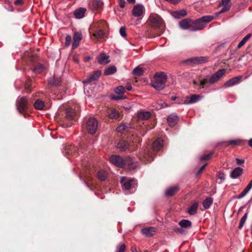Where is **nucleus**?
Segmentation results:
<instances>
[{"mask_svg":"<svg viewBox=\"0 0 252 252\" xmlns=\"http://www.w3.org/2000/svg\"><path fill=\"white\" fill-rule=\"evenodd\" d=\"M107 172L103 170L99 171L97 173V177L100 181H104L107 178Z\"/></svg>","mask_w":252,"mask_h":252,"instance_id":"2f4dec72","label":"nucleus"},{"mask_svg":"<svg viewBox=\"0 0 252 252\" xmlns=\"http://www.w3.org/2000/svg\"><path fill=\"white\" fill-rule=\"evenodd\" d=\"M224 175L223 173H220L219 175V178L220 179L223 180L224 179Z\"/></svg>","mask_w":252,"mask_h":252,"instance_id":"e2e57ef3","label":"nucleus"},{"mask_svg":"<svg viewBox=\"0 0 252 252\" xmlns=\"http://www.w3.org/2000/svg\"><path fill=\"white\" fill-rule=\"evenodd\" d=\"M252 188V180L250 182L249 184L247 186V187L245 188V190H246L248 192L251 190Z\"/></svg>","mask_w":252,"mask_h":252,"instance_id":"864d4df0","label":"nucleus"},{"mask_svg":"<svg viewBox=\"0 0 252 252\" xmlns=\"http://www.w3.org/2000/svg\"><path fill=\"white\" fill-rule=\"evenodd\" d=\"M145 8L142 4H137L135 5L132 10V15L135 17H140L144 13Z\"/></svg>","mask_w":252,"mask_h":252,"instance_id":"ddd939ff","label":"nucleus"},{"mask_svg":"<svg viewBox=\"0 0 252 252\" xmlns=\"http://www.w3.org/2000/svg\"><path fill=\"white\" fill-rule=\"evenodd\" d=\"M248 192L245 190V189H244L243 190V191L242 192V193L243 194V195L244 196V197L248 193Z\"/></svg>","mask_w":252,"mask_h":252,"instance_id":"0e129e2a","label":"nucleus"},{"mask_svg":"<svg viewBox=\"0 0 252 252\" xmlns=\"http://www.w3.org/2000/svg\"><path fill=\"white\" fill-rule=\"evenodd\" d=\"M236 162H237V164H242L244 162V160L243 159H239V158H236Z\"/></svg>","mask_w":252,"mask_h":252,"instance_id":"680f3d73","label":"nucleus"},{"mask_svg":"<svg viewBox=\"0 0 252 252\" xmlns=\"http://www.w3.org/2000/svg\"><path fill=\"white\" fill-rule=\"evenodd\" d=\"M82 39V34L80 32H75L73 36V42L72 43V47L77 48Z\"/></svg>","mask_w":252,"mask_h":252,"instance_id":"412c9836","label":"nucleus"},{"mask_svg":"<svg viewBox=\"0 0 252 252\" xmlns=\"http://www.w3.org/2000/svg\"><path fill=\"white\" fill-rule=\"evenodd\" d=\"M213 198L211 197L206 198L203 202L202 205L205 209H209L213 203Z\"/></svg>","mask_w":252,"mask_h":252,"instance_id":"7c9ffc66","label":"nucleus"},{"mask_svg":"<svg viewBox=\"0 0 252 252\" xmlns=\"http://www.w3.org/2000/svg\"><path fill=\"white\" fill-rule=\"evenodd\" d=\"M91 57H87L86 58H85V61H89L91 60Z\"/></svg>","mask_w":252,"mask_h":252,"instance_id":"774afa93","label":"nucleus"},{"mask_svg":"<svg viewBox=\"0 0 252 252\" xmlns=\"http://www.w3.org/2000/svg\"><path fill=\"white\" fill-rule=\"evenodd\" d=\"M98 127L97 121L94 117L90 118L87 122L86 129L92 134L95 133Z\"/></svg>","mask_w":252,"mask_h":252,"instance_id":"39448f33","label":"nucleus"},{"mask_svg":"<svg viewBox=\"0 0 252 252\" xmlns=\"http://www.w3.org/2000/svg\"><path fill=\"white\" fill-rule=\"evenodd\" d=\"M249 145L252 148V139H250L249 141Z\"/></svg>","mask_w":252,"mask_h":252,"instance_id":"69168bd1","label":"nucleus"},{"mask_svg":"<svg viewBox=\"0 0 252 252\" xmlns=\"http://www.w3.org/2000/svg\"><path fill=\"white\" fill-rule=\"evenodd\" d=\"M242 173L243 169L241 167H237L232 170L230 174V177L233 179H236L241 176Z\"/></svg>","mask_w":252,"mask_h":252,"instance_id":"b1692460","label":"nucleus"},{"mask_svg":"<svg viewBox=\"0 0 252 252\" xmlns=\"http://www.w3.org/2000/svg\"><path fill=\"white\" fill-rule=\"evenodd\" d=\"M209 83V80L207 78H203L200 80V86L199 89H204L206 87V84Z\"/></svg>","mask_w":252,"mask_h":252,"instance_id":"a18cd8bd","label":"nucleus"},{"mask_svg":"<svg viewBox=\"0 0 252 252\" xmlns=\"http://www.w3.org/2000/svg\"><path fill=\"white\" fill-rule=\"evenodd\" d=\"M151 113L148 111H142L138 113L137 117L138 119L141 120H146L150 118Z\"/></svg>","mask_w":252,"mask_h":252,"instance_id":"bb28decb","label":"nucleus"},{"mask_svg":"<svg viewBox=\"0 0 252 252\" xmlns=\"http://www.w3.org/2000/svg\"><path fill=\"white\" fill-rule=\"evenodd\" d=\"M229 145H236L240 143V141L238 140H232L228 142Z\"/></svg>","mask_w":252,"mask_h":252,"instance_id":"603ef678","label":"nucleus"},{"mask_svg":"<svg viewBox=\"0 0 252 252\" xmlns=\"http://www.w3.org/2000/svg\"><path fill=\"white\" fill-rule=\"evenodd\" d=\"M214 19L213 16L207 15L191 21V31L194 32L203 29L206 27V23L211 21Z\"/></svg>","mask_w":252,"mask_h":252,"instance_id":"7ed1b4c3","label":"nucleus"},{"mask_svg":"<svg viewBox=\"0 0 252 252\" xmlns=\"http://www.w3.org/2000/svg\"><path fill=\"white\" fill-rule=\"evenodd\" d=\"M156 228L155 227H147L142 229V232L146 236L150 237L154 235L156 233Z\"/></svg>","mask_w":252,"mask_h":252,"instance_id":"6ab92c4d","label":"nucleus"},{"mask_svg":"<svg viewBox=\"0 0 252 252\" xmlns=\"http://www.w3.org/2000/svg\"><path fill=\"white\" fill-rule=\"evenodd\" d=\"M61 82V78L56 77L55 76H54L49 80V84L51 86H58L60 84Z\"/></svg>","mask_w":252,"mask_h":252,"instance_id":"c85d7f7f","label":"nucleus"},{"mask_svg":"<svg viewBox=\"0 0 252 252\" xmlns=\"http://www.w3.org/2000/svg\"><path fill=\"white\" fill-rule=\"evenodd\" d=\"M120 33L123 37H125L126 35V28L122 27L120 29Z\"/></svg>","mask_w":252,"mask_h":252,"instance_id":"3c124183","label":"nucleus"},{"mask_svg":"<svg viewBox=\"0 0 252 252\" xmlns=\"http://www.w3.org/2000/svg\"><path fill=\"white\" fill-rule=\"evenodd\" d=\"M44 106V102L39 99L37 100L34 103V106L36 109L41 110L43 108Z\"/></svg>","mask_w":252,"mask_h":252,"instance_id":"f704fd0d","label":"nucleus"},{"mask_svg":"<svg viewBox=\"0 0 252 252\" xmlns=\"http://www.w3.org/2000/svg\"><path fill=\"white\" fill-rule=\"evenodd\" d=\"M127 127L126 126V124H123L122 125H121L117 127V131L119 132H122L123 131H124Z\"/></svg>","mask_w":252,"mask_h":252,"instance_id":"de8ad7c7","label":"nucleus"},{"mask_svg":"<svg viewBox=\"0 0 252 252\" xmlns=\"http://www.w3.org/2000/svg\"><path fill=\"white\" fill-rule=\"evenodd\" d=\"M202 98V96L198 94H193L190 96H187L185 97L183 104H190L196 103Z\"/></svg>","mask_w":252,"mask_h":252,"instance_id":"9b49d317","label":"nucleus"},{"mask_svg":"<svg viewBox=\"0 0 252 252\" xmlns=\"http://www.w3.org/2000/svg\"><path fill=\"white\" fill-rule=\"evenodd\" d=\"M86 11L85 8L80 7L74 11V15L77 19H81L84 17Z\"/></svg>","mask_w":252,"mask_h":252,"instance_id":"4be33fe9","label":"nucleus"},{"mask_svg":"<svg viewBox=\"0 0 252 252\" xmlns=\"http://www.w3.org/2000/svg\"><path fill=\"white\" fill-rule=\"evenodd\" d=\"M115 92L117 94H123L125 92V88L123 86H119L116 88Z\"/></svg>","mask_w":252,"mask_h":252,"instance_id":"c03bdc74","label":"nucleus"},{"mask_svg":"<svg viewBox=\"0 0 252 252\" xmlns=\"http://www.w3.org/2000/svg\"><path fill=\"white\" fill-rule=\"evenodd\" d=\"M110 161L117 167L122 168L125 166V159L120 156L113 155L111 156Z\"/></svg>","mask_w":252,"mask_h":252,"instance_id":"1a4fd4ad","label":"nucleus"},{"mask_svg":"<svg viewBox=\"0 0 252 252\" xmlns=\"http://www.w3.org/2000/svg\"><path fill=\"white\" fill-rule=\"evenodd\" d=\"M242 78V76H238L235 77H233L226 81L224 83V86L226 87H230L238 84L241 82V79Z\"/></svg>","mask_w":252,"mask_h":252,"instance_id":"4468645a","label":"nucleus"},{"mask_svg":"<svg viewBox=\"0 0 252 252\" xmlns=\"http://www.w3.org/2000/svg\"><path fill=\"white\" fill-rule=\"evenodd\" d=\"M119 5L121 7H124L126 5V2L124 0H119Z\"/></svg>","mask_w":252,"mask_h":252,"instance_id":"4d7b16f0","label":"nucleus"},{"mask_svg":"<svg viewBox=\"0 0 252 252\" xmlns=\"http://www.w3.org/2000/svg\"><path fill=\"white\" fill-rule=\"evenodd\" d=\"M178 121V117L176 115L171 114L169 115L167 118V122L169 126L173 127L177 123Z\"/></svg>","mask_w":252,"mask_h":252,"instance_id":"393cba45","label":"nucleus"},{"mask_svg":"<svg viewBox=\"0 0 252 252\" xmlns=\"http://www.w3.org/2000/svg\"><path fill=\"white\" fill-rule=\"evenodd\" d=\"M163 140L161 138H158L153 143V149L155 151H159L162 148Z\"/></svg>","mask_w":252,"mask_h":252,"instance_id":"5701e85b","label":"nucleus"},{"mask_svg":"<svg viewBox=\"0 0 252 252\" xmlns=\"http://www.w3.org/2000/svg\"><path fill=\"white\" fill-rule=\"evenodd\" d=\"M65 112L66 117L68 120H74L76 118V117L77 115L76 111L72 108H66Z\"/></svg>","mask_w":252,"mask_h":252,"instance_id":"f3484780","label":"nucleus"},{"mask_svg":"<svg viewBox=\"0 0 252 252\" xmlns=\"http://www.w3.org/2000/svg\"><path fill=\"white\" fill-rule=\"evenodd\" d=\"M126 88L128 91H131L132 88L131 84L129 83H127L126 84Z\"/></svg>","mask_w":252,"mask_h":252,"instance_id":"13d9d810","label":"nucleus"},{"mask_svg":"<svg viewBox=\"0 0 252 252\" xmlns=\"http://www.w3.org/2000/svg\"><path fill=\"white\" fill-rule=\"evenodd\" d=\"M149 21L152 26L156 29V35H160L163 32L165 25L162 18L157 14L150 15Z\"/></svg>","mask_w":252,"mask_h":252,"instance_id":"f257e3e1","label":"nucleus"},{"mask_svg":"<svg viewBox=\"0 0 252 252\" xmlns=\"http://www.w3.org/2000/svg\"><path fill=\"white\" fill-rule=\"evenodd\" d=\"M244 197V196L243 195V194H242V192H241V193H240V194L238 195V196L237 198H239V199H240V198H242V197Z\"/></svg>","mask_w":252,"mask_h":252,"instance_id":"338daca9","label":"nucleus"},{"mask_svg":"<svg viewBox=\"0 0 252 252\" xmlns=\"http://www.w3.org/2000/svg\"><path fill=\"white\" fill-rule=\"evenodd\" d=\"M184 228H182V227H181L180 226V227H179V228H177L176 229V230H177L178 232H179L180 233L183 234V233H184V232H185V231H184Z\"/></svg>","mask_w":252,"mask_h":252,"instance_id":"bf43d9fd","label":"nucleus"},{"mask_svg":"<svg viewBox=\"0 0 252 252\" xmlns=\"http://www.w3.org/2000/svg\"><path fill=\"white\" fill-rule=\"evenodd\" d=\"M251 36L252 34L251 33L247 34L239 43L237 46L238 48H240L241 47H242L246 43V42L251 38Z\"/></svg>","mask_w":252,"mask_h":252,"instance_id":"72a5a7b5","label":"nucleus"},{"mask_svg":"<svg viewBox=\"0 0 252 252\" xmlns=\"http://www.w3.org/2000/svg\"><path fill=\"white\" fill-rule=\"evenodd\" d=\"M109 117L111 119H117L119 117V114L116 109H112Z\"/></svg>","mask_w":252,"mask_h":252,"instance_id":"79ce46f5","label":"nucleus"},{"mask_svg":"<svg viewBox=\"0 0 252 252\" xmlns=\"http://www.w3.org/2000/svg\"><path fill=\"white\" fill-rule=\"evenodd\" d=\"M153 159V155L152 154L147 153L144 155V157L141 158L145 163L146 162H150Z\"/></svg>","mask_w":252,"mask_h":252,"instance_id":"4c0bfd02","label":"nucleus"},{"mask_svg":"<svg viewBox=\"0 0 252 252\" xmlns=\"http://www.w3.org/2000/svg\"><path fill=\"white\" fill-rule=\"evenodd\" d=\"M116 71L117 68L115 66H111L105 70L104 74L106 76L109 75L114 74Z\"/></svg>","mask_w":252,"mask_h":252,"instance_id":"473e14b6","label":"nucleus"},{"mask_svg":"<svg viewBox=\"0 0 252 252\" xmlns=\"http://www.w3.org/2000/svg\"><path fill=\"white\" fill-rule=\"evenodd\" d=\"M179 26L183 30H189L191 31V20L189 19L183 20L180 22Z\"/></svg>","mask_w":252,"mask_h":252,"instance_id":"dca6fc26","label":"nucleus"},{"mask_svg":"<svg viewBox=\"0 0 252 252\" xmlns=\"http://www.w3.org/2000/svg\"><path fill=\"white\" fill-rule=\"evenodd\" d=\"M28 103V99L26 97L23 96L18 98L16 103L17 110L21 113L26 111Z\"/></svg>","mask_w":252,"mask_h":252,"instance_id":"6e6552de","label":"nucleus"},{"mask_svg":"<svg viewBox=\"0 0 252 252\" xmlns=\"http://www.w3.org/2000/svg\"><path fill=\"white\" fill-rule=\"evenodd\" d=\"M207 61L208 58L206 57H197L188 59L186 60L185 62L190 64H194L206 63Z\"/></svg>","mask_w":252,"mask_h":252,"instance_id":"f8f14e48","label":"nucleus"},{"mask_svg":"<svg viewBox=\"0 0 252 252\" xmlns=\"http://www.w3.org/2000/svg\"><path fill=\"white\" fill-rule=\"evenodd\" d=\"M172 4H176L178 3L181 0H164Z\"/></svg>","mask_w":252,"mask_h":252,"instance_id":"5fc2aeb1","label":"nucleus"},{"mask_svg":"<svg viewBox=\"0 0 252 252\" xmlns=\"http://www.w3.org/2000/svg\"><path fill=\"white\" fill-rule=\"evenodd\" d=\"M179 190V188L177 186H174L167 188L165 193L166 196H171L175 194Z\"/></svg>","mask_w":252,"mask_h":252,"instance_id":"a878e982","label":"nucleus"},{"mask_svg":"<svg viewBox=\"0 0 252 252\" xmlns=\"http://www.w3.org/2000/svg\"><path fill=\"white\" fill-rule=\"evenodd\" d=\"M179 225L184 228L190 227L191 226V222L188 220H182L179 222Z\"/></svg>","mask_w":252,"mask_h":252,"instance_id":"c756f323","label":"nucleus"},{"mask_svg":"<svg viewBox=\"0 0 252 252\" xmlns=\"http://www.w3.org/2000/svg\"><path fill=\"white\" fill-rule=\"evenodd\" d=\"M101 74V72L99 70L94 71L90 76H87L86 79L82 82L84 85L91 84L93 82L97 81Z\"/></svg>","mask_w":252,"mask_h":252,"instance_id":"423d86ee","label":"nucleus"},{"mask_svg":"<svg viewBox=\"0 0 252 252\" xmlns=\"http://www.w3.org/2000/svg\"><path fill=\"white\" fill-rule=\"evenodd\" d=\"M167 79L166 75L163 72L156 73L151 82V85L157 90H163L165 88Z\"/></svg>","mask_w":252,"mask_h":252,"instance_id":"f03ea898","label":"nucleus"},{"mask_svg":"<svg viewBox=\"0 0 252 252\" xmlns=\"http://www.w3.org/2000/svg\"><path fill=\"white\" fill-rule=\"evenodd\" d=\"M109 56L104 53L100 54L97 57L98 63L100 64H106L109 63Z\"/></svg>","mask_w":252,"mask_h":252,"instance_id":"aec40b11","label":"nucleus"},{"mask_svg":"<svg viewBox=\"0 0 252 252\" xmlns=\"http://www.w3.org/2000/svg\"><path fill=\"white\" fill-rule=\"evenodd\" d=\"M71 36L69 35H67L65 37V45L69 46L71 42Z\"/></svg>","mask_w":252,"mask_h":252,"instance_id":"8fccbe9b","label":"nucleus"},{"mask_svg":"<svg viewBox=\"0 0 252 252\" xmlns=\"http://www.w3.org/2000/svg\"><path fill=\"white\" fill-rule=\"evenodd\" d=\"M207 164V163H206L200 168V169H199L197 173V175L200 174L202 172V171L204 169Z\"/></svg>","mask_w":252,"mask_h":252,"instance_id":"6e6d98bb","label":"nucleus"},{"mask_svg":"<svg viewBox=\"0 0 252 252\" xmlns=\"http://www.w3.org/2000/svg\"><path fill=\"white\" fill-rule=\"evenodd\" d=\"M132 72L135 76H139L143 75V70L141 67H136L133 70Z\"/></svg>","mask_w":252,"mask_h":252,"instance_id":"58836bf2","label":"nucleus"},{"mask_svg":"<svg viewBox=\"0 0 252 252\" xmlns=\"http://www.w3.org/2000/svg\"><path fill=\"white\" fill-rule=\"evenodd\" d=\"M44 69V66L41 63L36 64L35 67L33 69V71L35 73H39Z\"/></svg>","mask_w":252,"mask_h":252,"instance_id":"ea45409f","label":"nucleus"},{"mask_svg":"<svg viewBox=\"0 0 252 252\" xmlns=\"http://www.w3.org/2000/svg\"><path fill=\"white\" fill-rule=\"evenodd\" d=\"M248 213H246L243 217L241 218L240 222L239 225L238 226V228L241 229L243 227L244 223H245L247 217H248Z\"/></svg>","mask_w":252,"mask_h":252,"instance_id":"37998d69","label":"nucleus"},{"mask_svg":"<svg viewBox=\"0 0 252 252\" xmlns=\"http://www.w3.org/2000/svg\"><path fill=\"white\" fill-rule=\"evenodd\" d=\"M126 250V246L124 244L118 245L117 247V252H125Z\"/></svg>","mask_w":252,"mask_h":252,"instance_id":"09e8293b","label":"nucleus"},{"mask_svg":"<svg viewBox=\"0 0 252 252\" xmlns=\"http://www.w3.org/2000/svg\"><path fill=\"white\" fill-rule=\"evenodd\" d=\"M212 155H213L212 152H211L209 154H208L203 155L200 157V159L201 160H208L211 158Z\"/></svg>","mask_w":252,"mask_h":252,"instance_id":"49530a36","label":"nucleus"},{"mask_svg":"<svg viewBox=\"0 0 252 252\" xmlns=\"http://www.w3.org/2000/svg\"><path fill=\"white\" fill-rule=\"evenodd\" d=\"M120 182L122 185L123 189L129 191L134 192L137 187L135 181L133 179H129L126 181V177H122L121 178Z\"/></svg>","mask_w":252,"mask_h":252,"instance_id":"20e7f679","label":"nucleus"},{"mask_svg":"<svg viewBox=\"0 0 252 252\" xmlns=\"http://www.w3.org/2000/svg\"><path fill=\"white\" fill-rule=\"evenodd\" d=\"M23 2V0H16L14 1L15 5H21Z\"/></svg>","mask_w":252,"mask_h":252,"instance_id":"052dcab7","label":"nucleus"},{"mask_svg":"<svg viewBox=\"0 0 252 252\" xmlns=\"http://www.w3.org/2000/svg\"><path fill=\"white\" fill-rule=\"evenodd\" d=\"M93 35L97 39H101L103 37L104 32L102 30H97Z\"/></svg>","mask_w":252,"mask_h":252,"instance_id":"a19ab883","label":"nucleus"},{"mask_svg":"<svg viewBox=\"0 0 252 252\" xmlns=\"http://www.w3.org/2000/svg\"><path fill=\"white\" fill-rule=\"evenodd\" d=\"M127 165L129 169H133L137 166V162L135 161V159L130 158L127 157L125 159V165Z\"/></svg>","mask_w":252,"mask_h":252,"instance_id":"2eb2a0df","label":"nucleus"},{"mask_svg":"<svg viewBox=\"0 0 252 252\" xmlns=\"http://www.w3.org/2000/svg\"><path fill=\"white\" fill-rule=\"evenodd\" d=\"M231 0H221V2L219 4V6H222V8L219 12L216 14V15H218L221 13L228 11L231 7Z\"/></svg>","mask_w":252,"mask_h":252,"instance_id":"9d476101","label":"nucleus"},{"mask_svg":"<svg viewBox=\"0 0 252 252\" xmlns=\"http://www.w3.org/2000/svg\"><path fill=\"white\" fill-rule=\"evenodd\" d=\"M226 71V69L224 68L218 70L216 73L211 76L209 79V83L210 84H213L219 81L225 74Z\"/></svg>","mask_w":252,"mask_h":252,"instance_id":"0eeeda50","label":"nucleus"},{"mask_svg":"<svg viewBox=\"0 0 252 252\" xmlns=\"http://www.w3.org/2000/svg\"><path fill=\"white\" fill-rule=\"evenodd\" d=\"M103 4V2L100 0H93L92 1V5L94 9H97Z\"/></svg>","mask_w":252,"mask_h":252,"instance_id":"c9c22d12","label":"nucleus"},{"mask_svg":"<svg viewBox=\"0 0 252 252\" xmlns=\"http://www.w3.org/2000/svg\"><path fill=\"white\" fill-rule=\"evenodd\" d=\"M187 15V12L185 9L176 11L174 12V16L177 18L185 16Z\"/></svg>","mask_w":252,"mask_h":252,"instance_id":"e433bc0d","label":"nucleus"},{"mask_svg":"<svg viewBox=\"0 0 252 252\" xmlns=\"http://www.w3.org/2000/svg\"><path fill=\"white\" fill-rule=\"evenodd\" d=\"M198 207V203L197 202H194L188 209V213L190 215H194L196 214Z\"/></svg>","mask_w":252,"mask_h":252,"instance_id":"cd10ccee","label":"nucleus"},{"mask_svg":"<svg viewBox=\"0 0 252 252\" xmlns=\"http://www.w3.org/2000/svg\"><path fill=\"white\" fill-rule=\"evenodd\" d=\"M129 146V142L125 140H122L118 143L117 148L119 149L120 151L124 152L126 151Z\"/></svg>","mask_w":252,"mask_h":252,"instance_id":"a211bd4d","label":"nucleus"}]
</instances>
